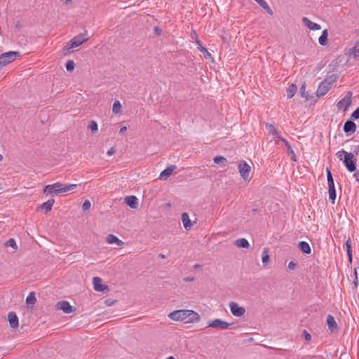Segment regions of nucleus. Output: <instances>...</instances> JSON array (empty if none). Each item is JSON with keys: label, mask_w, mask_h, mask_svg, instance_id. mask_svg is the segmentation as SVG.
I'll return each instance as SVG.
<instances>
[{"label": "nucleus", "mask_w": 359, "mask_h": 359, "mask_svg": "<svg viewBox=\"0 0 359 359\" xmlns=\"http://www.w3.org/2000/svg\"><path fill=\"white\" fill-rule=\"evenodd\" d=\"M158 257L161 259H165V255H164L163 254H159Z\"/></svg>", "instance_id": "obj_55"}, {"label": "nucleus", "mask_w": 359, "mask_h": 359, "mask_svg": "<svg viewBox=\"0 0 359 359\" xmlns=\"http://www.w3.org/2000/svg\"><path fill=\"white\" fill-rule=\"evenodd\" d=\"M20 57L18 51H9L0 55V69Z\"/></svg>", "instance_id": "obj_5"}, {"label": "nucleus", "mask_w": 359, "mask_h": 359, "mask_svg": "<svg viewBox=\"0 0 359 359\" xmlns=\"http://www.w3.org/2000/svg\"><path fill=\"white\" fill-rule=\"evenodd\" d=\"M127 130V127L123 126L121 128L119 133L123 134Z\"/></svg>", "instance_id": "obj_49"}, {"label": "nucleus", "mask_w": 359, "mask_h": 359, "mask_svg": "<svg viewBox=\"0 0 359 359\" xmlns=\"http://www.w3.org/2000/svg\"><path fill=\"white\" fill-rule=\"evenodd\" d=\"M343 161L348 171L353 172L356 170V157H354L351 154L346 153V157L344 158Z\"/></svg>", "instance_id": "obj_6"}, {"label": "nucleus", "mask_w": 359, "mask_h": 359, "mask_svg": "<svg viewBox=\"0 0 359 359\" xmlns=\"http://www.w3.org/2000/svg\"><path fill=\"white\" fill-rule=\"evenodd\" d=\"M356 130V125L352 121H347L344 125V131L347 135H351Z\"/></svg>", "instance_id": "obj_13"}, {"label": "nucleus", "mask_w": 359, "mask_h": 359, "mask_svg": "<svg viewBox=\"0 0 359 359\" xmlns=\"http://www.w3.org/2000/svg\"><path fill=\"white\" fill-rule=\"evenodd\" d=\"M266 129L267 130L269 135H272L273 136V140L276 144H278L279 142H283V143L287 147V154L291 156V160L292 161H297L296 155L294 154V150L290 145L287 140L283 138L276 129L273 125L266 123Z\"/></svg>", "instance_id": "obj_2"}, {"label": "nucleus", "mask_w": 359, "mask_h": 359, "mask_svg": "<svg viewBox=\"0 0 359 359\" xmlns=\"http://www.w3.org/2000/svg\"><path fill=\"white\" fill-rule=\"evenodd\" d=\"M327 30L324 29L322 32L321 36L318 39V42L321 46H325L327 44Z\"/></svg>", "instance_id": "obj_29"}, {"label": "nucleus", "mask_w": 359, "mask_h": 359, "mask_svg": "<svg viewBox=\"0 0 359 359\" xmlns=\"http://www.w3.org/2000/svg\"><path fill=\"white\" fill-rule=\"evenodd\" d=\"M167 359H175V358L172 356H170Z\"/></svg>", "instance_id": "obj_57"}, {"label": "nucleus", "mask_w": 359, "mask_h": 359, "mask_svg": "<svg viewBox=\"0 0 359 359\" xmlns=\"http://www.w3.org/2000/svg\"><path fill=\"white\" fill-rule=\"evenodd\" d=\"M238 168L241 177L245 181L250 180L251 168L245 161H241L239 163Z\"/></svg>", "instance_id": "obj_8"}, {"label": "nucleus", "mask_w": 359, "mask_h": 359, "mask_svg": "<svg viewBox=\"0 0 359 359\" xmlns=\"http://www.w3.org/2000/svg\"><path fill=\"white\" fill-rule=\"evenodd\" d=\"M116 152V149L115 147H111L107 152V155L108 156H111L113 155L114 153Z\"/></svg>", "instance_id": "obj_46"}, {"label": "nucleus", "mask_w": 359, "mask_h": 359, "mask_svg": "<svg viewBox=\"0 0 359 359\" xmlns=\"http://www.w3.org/2000/svg\"><path fill=\"white\" fill-rule=\"evenodd\" d=\"M350 55H353L355 59L359 58V48H357L356 47L353 48Z\"/></svg>", "instance_id": "obj_42"}, {"label": "nucleus", "mask_w": 359, "mask_h": 359, "mask_svg": "<svg viewBox=\"0 0 359 359\" xmlns=\"http://www.w3.org/2000/svg\"><path fill=\"white\" fill-rule=\"evenodd\" d=\"M235 245L238 248H248L250 246L249 242L245 238H239L235 241Z\"/></svg>", "instance_id": "obj_25"}, {"label": "nucleus", "mask_w": 359, "mask_h": 359, "mask_svg": "<svg viewBox=\"0 0 359 359\" xmlns=\"http://www.w3.org/2000/svg\"><path fill=\"white\" fill-rule=\"evenodd\" d=\"M233 323H227L222 319H214L212 320H210L208 323V327H212V328H217L220 330H226L230 327L231 325H232Z\"/></svg>", "instance_id": "obj_7"}, {"label": "nucleus", "mask_w": 359, "mask_h": 359, "mask_svg": "<svg viewBox=\"0 0 359 359\" xmlns=\"http://www.w3.org/2000/svg\"><path fill=\"white\" fill-rule=\"evenodd\" d=\"M121 104L118 100H116L113 104L112 111L114 114H118L121 111Z\"/></svg>", "instance_id": "obj_34"}, {"label": "nucleus", "mask_w": 359, "mask_h": 359, "mask_svg": "<svg viewBox=\"0 0 359 359\" xmlns=\"http://www.w3.org/2000/svg\"><path fill=\"white\" fill-rule=\"evenodd\" d=\"M65 4L67 6H70V5H72V0H65Z\"/></svg>", "instance_id": "obj_52"}, {"label": "nucleus", "mask_w": 359, "mask_h": 359, "mask_svg": "<svg viewBox=\"0 0 359 359\" xmlns=\"http://www.w3.org/2000/svg\"><path fill=\"white\" fill-rule=\"evenodd\" d=\"M305 339L306 341H309L311 339V335L309 334H306V335L305 337Z\"/></svg>", "instance_id": "obj_54"}, {"label": "nucleus", "mask_w": 359, "mask_h": 359, "mask_svg": "<svg viewBox=\"0 0 359 359\" xmlns=\"http://www.w3.org/2000/svg\"><path fill=\"white\" fill-rule=\"evenodd\" d=\"M55 203L54 199L51 198L47 201L46 202L43 203L41 205V208L46 210V212L51 210L52 207Z\"/></svg>", "instance_id": "obj_28"}, {"label": "nucleus", "mask_w": 359, "mask_h": 359, "mask_svg": "<svg viewBox=\"0 0 359 359\" xmlns=\"http://www.w3.org/2000/svg\"><path fill=\"white\" fill-rule=\"evenodd\" d=\"M214 163L216 164L223 163L226 161V159L222 156H217L213 159Z\"/></svg>", "instance_id": "obj_40"}, {"label": "nucleus", "mask_w": 359, "mask_h": 359, "mask_svg": "<svg viewBox=\"0 0 359 359\" xmlns=\"http://www.w3.org/2000/svg\"><path fill=\"white\" fill-rule=\"evenodd\" d=\"M154 32H155L156 34H160L161 32V30L158 27H154Z\"/></svg>", "instance_id": "obj_51"}, {"label": "nucleus", "mask_w": 359, "mask_h": 359, "mask_svg": "<svg viewBox=\"0 0 359 359\" xmlns=\"http://www.w3.org/2000/svg\"><path fill=\"white\" fill-rule=\"evenodd\" d=\"M176 165H171L168 166L164 170H163L159 176V179L161 180H166L169 177L173 172V171L176 169Z\"/></svg>", "instance_id": "obj_15"}, {"label": "nucleus", "mask_w": 359, "mask_h": 359, "mask_svg": "<svg viewBox=\"0 0 359 359\" xmlns=\"http://www.w3.org/2000/svg\"><path fill=\"white\" fill-rule=\"evenodd\" d=\"M126 203L133 209H135L138 205V199L135 196H128L125 198Z\"/></svg>", "instance_id": "obj_17"}, {"label": "nucleus", "mask_w": 359, "mask_h": 359, "mask_svg": "<svg viewBox=\"0 0 359 359\" xmlns=\"http://www.w3.org/2000/svg\"><path fill=\"white\" fill-rule=\"evenodd\" d=\"M329 192V198L332 201V203H334V201L336 199V190L334 188L328 189Z\"/></svg>", "instance_id": "obj_36"}, {"label": "nucleus", "mask_w": 359, "mask_h": 359, "mask_svg": "<svg viewBox=\"0 0 359 359\" xmlns=\"http://www.w3.org/2000/svg\"><path fill=\"white\" fill-rule=\"evenodd\" d=\"M36 302V299L35 297V293L34 292H31L26 298V303L28 305H34Z\"/></svg>", "instance_id": "obj_31"}, {"label": "nucleus", "mask_w": 359, "mask_h": 359, "mask_svg": "<svg viewBox=\"0 0 359 359\" xmlns=\"http://www.w3.org/2000/svg\"><path fill=\"white\" fill-rule=\"evenodd\" d=\"M91 203L88 200H86L82 205V210L86 211L90 208Z\"/></svg>", "instance_id": "obj_41"}, {"label": "nucleus", "mask_w": 359, "mask_h": 359, "mask_svg": "<svg viewBox=\"0 0 359 359\" xmlns=\"http://www.w3.org/2000/svg\"><path fill=\"white\" fill-rule=\"evenodd\" d=\"M331 86V82H328L327 79L322 81L316 90V95L318 97H321L325 95L330 90Z\"/></svg>", "instance_id": "obj_11"}, {"label": "nucleus", "mask_w": 359, "mask_h": 359, "mask_svg": "<svg viewBox=\"0 0 359 359\" xmlns=\"http://www.w3.org/2000/svg\"><path fill=\"white\" fill-rule=\"evenodd\" d=\"M302 22H303L304 25L311 30H319L321 28L320 25L311 21L309 19H308L306 17H304L302 18Z\"/></svg>", "instance_id": "obj_16"}, {"label": "nucleus", "mask_w": 359, "mask_h": 359, "mask_svg": "<svg viewBox=\"0 0 359 359\" xmlns=\"http://www.w3.org/2000/svg\"><path fill=\"white\" fill-rule=\"evenodd\" d=\"M168 317L175 321H184V323H197L200 320V315L192 310H177L168 314Z\"/></svg>", "instance_id": "obj_1"}, {"label": "nucleus", "mask_w": 359, "mask_h": 359, "mask_svg": "<svg viewBox=\"0 0 359 359\" xmlns=\"http://www.w3.org/2000/svg\"><path fill=\"white\" fill-rule=\"evenodd\" d=\"M194 268L195 269H199V268H201V265H199V264H195V265L194 266Z\"/></svg>", "instance_id": "obj_56"}, {"label": "nucleus", "mask_w": 359, "mask_h": 359, "mask_svg": "<svg viewBox=\"0 0 359 359\" xmlns=\"http://www.w3.org/2000/svg\"><path fill=\"white\" fill-rule=\"evenodd\" d=\"M355 280H353V283L355 286H358V277H357L356 270L355 271Z\"/></svg>", "instance_id": "obj_50"}, {"label": "nucleus", "mask_w": 359, "mask_h": 359, "mask_svg": "<svg viewBox=\"0 0 359 359\" xmlns=\"http://www.w3.org/2000/svg\"><path fill=\"white\" fill-rule=\"evenodd\" d=\"M326 172H327L328 189L334 188V179L332 177L330 170L328 168H327Z\"/></svg>", "instance_id": "obj_30"}, {"label": "nucleus", "mask_w": 359, "mask_h": 359, "mask_svg": "<svg viewBox=\"0 0 359 359\" xmlns=\"http://www.w3.org/2000/svg\"><path fill=\"white\" fill-rule=\"evenodd\" d=\"M346 251H347V255L348 257V260L350 263L352 262L353 259V251H352V245H351V238H348V239L345 243Z\"/></svg>", "instance_id": "obj_23"}, {"label": "nucleus", "mask_w": 359, "mask_h": 359, "mask_svg": "<svg viewBox=\"0 0 359 359\" xmlns=\"http://www.w3.org/2000/svg\"><path fill=\"white\" fill-rule=\"evenodd\" d=\"M229 309L231 313L236 317H241L245 313L244 307L240 306L239 304L234 302L229 303Z\"/></svg>", "instance_id": "obj_9"}, {"label": "nucleus", "mask_w": 359, "mask_h": 359, "mask_svg": "<svg viewBox=\"0 0 359 359\" xmlns=\"http://www.w3.org/2000/svg\"><path fill=\"white\" fill-rule=\"evenodd\" d=\"M197 48L199 51H201L203 53V55L205 59L212 58L211 54L209 53V51L208 50V49L205 47L201 46V47H197Z\"/></svg>", "instance_id": "obj_33"}, {"label": "nucleus", "mask_w": 359, "mask_h": 359, "mask_svg": "<svg viewBox=\"0 0 359 359\" xmlns=\"http://www.w3.org/2000/svg\"><path fill=\"white\" fill-rule=\"evenodd\" d=\"M57 309L62 310L65 313L69 314L73 311V308L68 302L61 301L56 304Z\"/></svg>", "instance_id": "obj_12"}, {"label": "nucleus", "mask_w": 359, "mask_h": 359, "mask_svg": "<svg viewBox=\"0 0 359 359\" xmlns=\"http://www.w3.org/2000/svg\"><path fill=\"white\" fill-rule=\"evenodd\" d=\"M194 280V277H185L183 278L184 282H192Z\"/></svg>", "instance_id": "obj_47"}, {"label": "nucleus", "mask_w": 359, "mask_h": 359, "mask_svg": "<svg viewBox=\"0 0 359 359\" xmlns=\"http://www.w3.org/2000/svg\"><path fill=\"white\" fill-rule=\"evenodd\" d=\"M8 320L9 322L10 326L12 328L18 327V318L16 313L13 311L9 312L8 313Z\"/></svg>", "instance_id": "obj_14"}, {"label": "nucleus", "mask_w": 359, "mask_h": 359, "mask_svg": "<svg viewBox=\"0 0 359 359\" xmlns=\"http://www.w3.org/2000/svg\"><path fill=\"white\" fill-rule=\"evenodd\" d=\"M262 259L263 266H266L270 261L269 250L267 248H264V250L262 251Z\"/></svg>", "instance_id": "obj_26"}, {"label": "nucleus", "mask_w": 359, "mask_h": 359, "mask_svg": "<svg viewBox=\"0 0 359 359\" xmlns=\"http://www.w3.org/2000/svg\"><path fill=\"white\" fill-rule=\"evenodd\" d=\"M353 177L355 178L357 182H359V170H356L354 172Z\"/></svg>", "instance_id": "obj_48"}, {"label": "nucleus", "mask_w": 359, "mask_h": 359, "mask_svg": "<svg viewBox=\"0 0 359 359\" xmlns=\"http://www.w3.org/2000/svg\"><path fill=\"white\" fill-rule=\"evenodd\" d=\"M106 241L109 244L116 243L118 246H121L123 244L122 241L112 234L108 235L106 238Z\"/></svg>", "instance_id": "obj_21"}, {"label": "nucleus", "mask_w": 359, "mask_h": 359, "mask_svg": "<svg viewBox=\"0 0 359 359\" xmlns=\"http://www.w3.org/2000/svg\"><path fill=\"white\" fill-rule=\"evenodd\" d=\"M5 245L6 247H8V246L12 247L13 249H17V244H16L15 241L13 238H10L9 240H8L6 242Z\"/></svg>", "instance_id": "obj_39"}, {"label": "nucleus", "mask_w": 359, "mask_h": 359, "mask_svg": "<svg viewBox=\"0 0 359 359\" xmlns=\"http://www.w3.org/2000/svg\"><path fill=\"white\" fill-rule=\"evenodd\" d=\"M351 92H348L346 95L337 103V108L339 110L343 109L344 111H346L351 104Z\"/></svg>", "instance_id": "obj_10"}, {"label": "nucleus", "mask_w": 359, "mask_h": 359, "mask_svg": "<svg viewBox=\"0 0 359 359\" xmlns=\"http://www.w3.org/2000/svg\"><path fill=\"white\" fill-rule=\"evenodd\" d=\"M94 290L97 292H102L105 287L102 284V280L99 277H94L93 279Z\"/></svg>", "instance_id": "obj_19"}, {"label": "nucleus", "mask_w": 359, "mask_h": 359, "mask_svg": "<svg viewBox=\"0 0 359 359\" xmlns=\"http://www.w3.org/2000/svg\"><path fill=\"white\" fill-rule=\"evenodd\" d=\"M300 93L302 97H305L306 100L309 99V94L306 92V84L303 83L300 88Z\"/></svg>", "instance_id": "obj_37"}, {"label": "nucleus", "mask_w": 359, "mask_h": 359, "mask_svg": "<svg viewBox=\"0 0 359 359\" xmlns=\"http://www.w3.org/2000/svg\"><path fill=\"white\" fill-rule=\"evenodd\" d=\"M88 40V37L87 36V31H85L84 33L79 34L72 38L66 45L65 50L67 51H69V50L77 48L82 45L84 42Z\"/></svg>", "instance_id": "obj_4"}, {"label": "nucleus", "mask_w": 359, "mask_h": 359, "mask_svg": "<svg viewBox=\"0 0 359 359\" xmlns=\"http://www.w3.org/2000/svg\"><path fill=\"white\" fill-rule=\"evenodd\" d=\"M3 159V156L2 155L0 154V161H1Z\"/></svg>", "instance_id": "obj_58"}, {"label": "nucleus", "mask_w": 359, "mask_h": 359, "mask_svg": "<svg viewBox=\"0 0 359 359\" xmlns=\"http://www.w3.org/2000/svg\"><path fill=\"white\" fill-rule=\"evenodd\" d=\"M346 153H348V152L344 149H341V150L339 151L338 152H337L336 156L340 161H341V160H343V158H342L343 155L344 156V157H346Z\"/></svg>", "instance_id": "obj_43"}, {"label": "nucleus", "mask_w": 359, "mask_h": 359, "mask_svg": "<svg viewBox=\"0 0 359 359\" xmlns=\"http://www.w3.org/2000/svg\"><path fill=\"white\" fill-rule=\"evenodd\" d=\"M65 67L68 72H72L74 69L75 64L73 60H68L66 62Z\"/></svg>", "instance_id": "obj_38"}, {"label": "nucleus", "mask_w": 359, "mask_h": 359, "mask_svg": "<svg viewBox=\"0 0 359 359\" xmlns=\"http://www.w3.org/2000/svg\"><path fill=\"white\" fill-rule=\"evenodd\" d=\"M297 92V86L294 84H291L287 89V96L288 98H292L294 97Z\"/></svg>", "instance_id": "obj_27"}, {"label": "nucleus", "mask_w": 359, "mask_h": 359, "mask_svg": "<svg viewBox=\"0 0 359 359\" xmlns=\"http://www.w3.org/2000/svg\"><path fill=\"white\" fill-rule=\"evenodd\" d=\"M259 5L264 8L269 15H273V11L269 7L265 0H255Z\"/></svg>", "instance_id": "obj_24"}, {"label": "nucleus", "mask_w": 359, "mask_h": 359, "mask_svg": "<svg viewBox=\"0 0 359 359\" xmlns=\"http://www.w3.org/2000/svg\"><path fill=\"white\" fill-rule=\"evenodd\" d=\"M350 152L348 154H352L354 157H356L359 152V144L357 142L355 144H353L350 147Z\"/></svg>", "instance_id": "obj_32"}, {"label": "nucleus", "mask_w": 359, "mask_h": 359, "mask_svg": "<svg viewBox=\"0 0 359 359\" xmlns=\"http://www.w3.org/2000/svg\"><path fill=\"white\" fill-rule=\"evenodd\" d=\"M327 325L328 329L332 332L334 331L337 327V324L335 321L334 318L330 314L328 315L327 317Z\"/></svg>", "instance_id": "obj_20"}, {"label": "nucleus", "mask_w": 359, "mask_h": 359, "mask_svg": "<svg viewBox=\"0 0 359 359\" xmlns=\"http://www.w3.org/2000/svg\"><path fill=\"white\" fill-rule=\"evenodd\" d=\"M88 128L93 133H95L98 130L97 123L95 121H90L88 125Z\"/></svg>", "instance_id": "obj_35"}, {"label": "nucleus", "mask_w": 359, "mask_h": 359, "mask_svg": "<svg viewBox=\"0 0 359 359\" xmlns=\"http://www.w3.org/2000/svg\"><path fill=\"white\" fill-rule=\"evenodd\" d=\"M299 248L305 254H310L311 252L309 244L306 241H301L299 243Z\"/></svg>", "instance_id": "obj_22"}, {"label": "nucleus", "mask_w": 359, "mask_h": 359, "mask_svg": "<svg viewBox=\"0 0 359 359\" xmlns=\"http://www.w3.org/2000/svg\"><path fill=\"white\" fill-rule=\"evenodd\" d=\"M77 187L75 184H64L61 182H55L46 185L43 189V193L46 195H58L73 191Z\"/></svg>", "instance_id": "obj_3"}, {"label": "nucleus", "mask_w": 359, "mask_h": 359, "mask_svg": "<svg viewBox=\"0 0 359 359\" xmlns=\"http://www.w3.org/2000/svg\"><path fill=\"white\" fill-rule=\"evenodd\" d=\"M196 43L197 45V47H201V46H202L201 42L199 40H196Z\"/></svg>", "instance_id": "obj_53"}, {"label": "nucleus", "mask_w": 359, "mask_h": 359, "mask_svg": "<svg viewBox=\"0 0 359 359\" xmlns=\"http://www.w3.org/2000/svg\"><path fill=\"white\" fill-rule=\"evenodd\" d=\"M288 269H290V270H294L297 267V264L293 262V261H291L289 262L288 264Z\"/></svg>", "instance_id": "obj_45"}, {"label": "nucleus", "mask_w": 359, "mask_h": 359, "mask_svg": "<svg viewBox=\"0 0 359 359\" xmlns=\"http://www.w3.org/2000/svg\"><path fill=\"white\" fill-rule=\"evenodd\" d=\"M351 118L353 120L359 119V107L352 113Z\"/></svg>", "instance_id": "obj_44"}, {"label": "nucleus", "mask_w": 359, "mask_h": 359, "mask_svg": "<svg viewBox=\"0 0 359 359\" xmlns=\"http://www.w3.org/2000/svg\"><path fill=\"white\" fill-rule=\"evenodd\" d=\"M182 221L184 229L187 231L190 230L193 226L188 213L183 212L182 214Z\"/></svg>", "instance_id": "obj_18"}]
</instances>
